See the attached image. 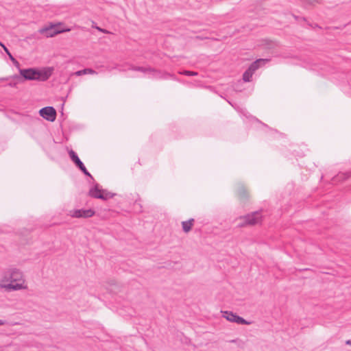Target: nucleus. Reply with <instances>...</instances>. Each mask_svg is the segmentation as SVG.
Listing matches in <instances>:
<instances>
[{
  "label": "nucleus",
  "instance_id": "14",
  "mask_svg": "<svg viewBox=\"0 0 351 351\" xmlns=\"http://www.w3.org/2000/svg\"><path fill=\"white\" fill-rule=\"evenodd\" d=\"M305 1L309 4H315L320 3L321 0H305Z\"/></svg>",
  "mask_w": 351,
  "mask_h": 351
},
{
  "label": "nucleus",
  "instance_id": "4",
  "mask_svg": "<svg viewBox=\"0 0 351 351\" xmlns=\"http://www.w3.org/2000/svg\"><path fill=\"white\" fill-rule=\"evenodd\" d=\"M62 23H50L40 28L38 32L45 36L47 38H51L57 34L68 32L71 31L70 28H62Z\"/></svg>",
  "mask_w": 351,
  "mask_h": 351
},
{
  "label": "nucleus",
  "instance_id": "2",
  "mask_svg": "<svg viewBox=\"0 0 351 351\" xmlns=\"http://www.w3.org/2000/svg\"><path fill=\"white\" fill-rule=\"evenodd\" d=\"M52 67H45L41 69H19L20 75L27 80L46 81L53 73Z\"/></svg>",
  "mask_w": 351,
  "mask_h": 351
},
{
  "label": "nucleus",
  "instance_id": "6",
  "mask_svg": "<svg viewBox=\"0 0 351 351\" xmlns=\"http://www.w3.org/2000/svg\"><path fill=\"white\" fill-rule=\"evenodd\" d=\"M222 316L224 317L226 320L230 322L237 323L238 324H244V325H249L250 324V322L246 321L243 317H239L237 314L231 312V311H221Z\"/></svg>",
  "mask_w": 351,
  "mask_h": 351
},
{
  "label": "nucleus",
  "instance_id": "19",
  "mask_svg": "<svg viewBox=\"0 0 351 351\" xmlns=\"http://www.w3.org/2000/svg\"><path fill=\"white\" fill-rule=\"evenodd\" d=\"M346 344L351 346V339L346 341Z\"/></svg>",
  "mask_w": 351,
  "mask_h": 351
},
{
  "label": "nucleus",
  "instance_id": "3",
  "mask_svg": "<svg viewBox=\"0 0 351 351\" xmlns=\"http://www.w3.org/2000/svg\"><path fill=\"white\" fill-rule=\"evenodd\" d=\"M237 226L242 228L247 226H256L261 224L263 216L260 212H254L246 215L241 216L236 219Z\"/></svg>",
  "mask_w": 351,
  "mask_h": 351
},
{
  "label": "nucleus",
  "instance_id": "10",
  "mask_svg": "<svg viewBox=\"0 0 351 351\" xmlns=\"http://www.w3.org/2000/svg\"><path fill=\"white\" fill-rule=\"evenodd\" d=\"M89 193L90 195L93 197L104 199L103 192L101 190L98 189L97 188L92 189Z\"/></svg>",
  "mask_w": 351,
  "mask_h": 351
},
{
  "label": "nucleus",
  "instance_id": "16",
  "mask_svg": "<svg viewBox=\"0 0 351 351\" xmlns=\"http://www.w3.org/2000/svg\"><path fill=\"white\" fill-rule=\"evenodd\" d=\"M6 53L8 55V56H9V57H10V60H11L13 62H14V63H17V64H18V62H17V61H16V60L13 58V56H12V54L10 53V51H8V53Z\"/></svg>",
  "mask_w": 351,
  "mask_h": 351
},
{
  "label": "nucleus",
  "instance_id": "20",
  "mask_svg": "<svg viewBox=\"0 0 351 351\" xmlns=\"http://www.w3.org/2000/svg\"><path fill=\"white\" fill-rule=\"evenodd\" d=\"M5 324V322L2 319H0V326H3Z\"/></svg>",
  "mask_w": 351,
  "mask_h": 351
},
{
  "label": "nucleus",
  "instance_id": "12",
  "mask_svg": "<svg viewBox=\"0 0 351 351\" xmlns=\"http://www.w3.org/2000/svg\"><path fill=\"white\" fill-rule=\"evenodd\" d=\"M74 75H77V76H80L82 75H86V70L85 69H83V70H80V71H76Z\"/></svg>",
  "mask_w": 351,
  "mask_h": 351
},
{
  "label": "nucleus",
  "instance_id": "5",
  "mask_svg": "<svg viewBox=\"0 0 351 351\" xmlns=\"http://www.w3.org/2000/svg\"><path fill=\"white\" fill-rule=\"evenodd\" d=\"M267 59H258L254 62L249 67V69L243 73V80L245 82H250L254 73L261 66L264 65L267 62Z\"/></svg>",
  "mask_w": 351,
  "mask_h": 351
},
{
  "label": "nucleus",
  "instance_id": "13",
  "mask_svg": "<svg viewBox=\"0 0 351 351\" xmlns=\"http://www.w3.org/2000/svg\"><path fill=\"white\" fill-rule=\"evenodd\" d=\"M85 70H86V74H90V75L97 74L96 71L91 69H85Z\"/></svg>",
  "mask_w": 351,
  "mask_h": 351
},
{
  "label": "nucleus",
  "instance_id": "8",
  "mask_svg": "<svg viewBox=\"0 0 351 351\" xmlns=\"http://www.w3.org/2000/svg\"><path fill=\"white\" fill-rule=\"evenodd\" d=\"M40 115L44 119L53 121L56 117V111L53 107H45L40 110Z\"/></svg>",
  "mask_w": 351,
  "mask_h": 351
},
{
  "label": "nucleus",
  "instance_id": "17",
  "mask_svg": "<svg viewBox=\"0 0 351 351\" xmlns=\"http://www.w3.org/2000/svg\"><path fill=\"white\" fill-rule=\"evenodd\" d=\"M0 46L1 47V48L3 49V50L6 52V53H8V48L1 43L0 42Z\"/></svg>",
  "mask_w": 351,
  "mask_h": 351
},
{
  "label": "nucleus",
  "instance_id": "1",
  "mask_svg": "<svg viewBox=\"0 0 351 351\" xmlns=\"http://www.w3.org/2000/svg\"><path fill=\"white\" fill-rule=\"evenodd\" d=\"M1 282L7 291L27 290L28 283L23 272L19 268L10 267L4 270L1 275Z\"/></svg>",
  "mask_w": 351,
  "mask_h": 351
},
{
  "label": "nucleus",
  "instance_id": "11",
  "mask_svg": "<svg viewBox=\"0 0 351 351\" xmlns=\"http://www.w3.org/2000/svg\"><path fill=\"white\" fill-rule=\"evenodd\" d=\"M182 229L185 232H189L193 226V219L189 221H182Z\"/></svg>",
  "mask_w": 351,
  "mask_h": 351
},
{
  "label": "nucleus",
  "instance_id": "18",
  "mask_svg": "<svg viewBox=\"0 0 351 351\" xmlns=\"http://www.w3.org/2000/svg\"><path fill=\"white\" fill-rule=\"evenodd\" d=\"M96 28H97V30H99V32H103V33H108V32H107L106 29H101V28H100V27H97Z\"/></svg>",
  "mask_w": 351,
  "mask_h": 351
},
{
  "label": "nucleus",
  "instance_id": "9",
  "mask_svg": "<svg viewBox=\"0 0 351 351\" xmlns=\"http://www.w3.org/2000/svg\"><path fill=\"white\" fill-rule=\"evenodd\" d=\"M69 156L72 160L76 164V165L86 175H89L88 172L87 171L86 167H84V164L82 162V161L80 160L78 156L76 155V154L73 151L71 150L69 152Z\"/></svg>",
  "mask_w": 351,
  "mask_h": 351
},
{
  "label": "nucleus",
  "instance_id": "7",
  "mask_svg": "<svg viewBox=\"0 0 351 351\" xmlns=\"http://www.w3.org/2000/svg\"><path fill=\"white\" fill-rule=\"evenodd\" d=\"M70 216L75 218H88L95 215V211L92 209H79L70 211Z\"/></svg>",
  "mask_w": 351,
  "mask_h": 351
},
{
  "label": "nucleus",
  "instance_id": "15",
  "mask_svg": "<svg viewBox=\"0 0 351 351\" xmlns=\"http://www.w3.org/2000/svg\"><path fill=\"white\" fill-rule=\"evenodd\" d=\"M183 74L184 75H197V73L195 72H193V71H186L183 73Z\"/></svg>",
  "mask_w": 351,
  "mask_h": 351
}]
</instances>
